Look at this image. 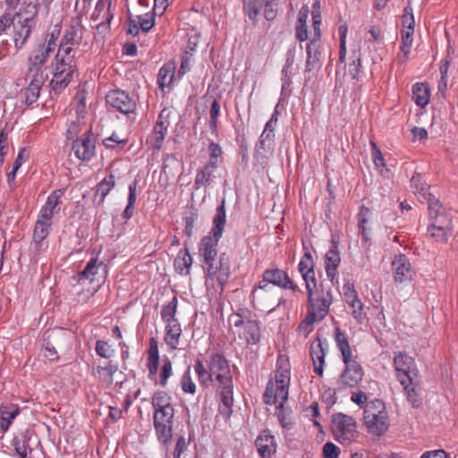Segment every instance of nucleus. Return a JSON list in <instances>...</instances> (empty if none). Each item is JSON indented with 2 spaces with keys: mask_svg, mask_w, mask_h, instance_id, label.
<instances>
[{
  "mask_svg": "<svg viewBox=\"0 0 458 458\" xmlns=\"http://www.w3.org/2000/svg\"><path fill=\"white\" fill-rule=\"evenodd\" d=\"M363 421L369 432L380 436L388 428V415L383 401L374 399L364 406Z\"/></svg>",
  "mask_w": 458,
  "mask_h": 458,
  "instance_id": "nucleus-5",
  "label": "nucleus"
},
{
  "mask_svg": "<svg viewBox=\"0 0 458 458\" xmlns=\"http://www.w3.org/2000/svg\"><path fill=\"white\" fill-rule=\"evenodd\" d=\"M412 98L420 106H425L429 101V89L425 83L417 82L412 86Z\"/></svg>",
  "mask_w": 458,
  "mask_h": 458,
  "instance_id": "nucleus-39",
  "label": "nucleus"
},
{
  "mask_svg": "<svg viewBox=\"0 0 458 458\" xmlns=\"http://www.w3.org/2000/svg\"><path fill=\"white\" fill-rule=\"evenodd\" d=\"M277 403L278 405L276 406V415L278 420L283 428H290L293 425V420L292 418V410H290L289 408H285L284 406V403L285 402L279 400Z\"/></svg>",
  "mask_w": 458,
  "mask_h": 458,
  "instance_id": "nucleus-43",
  "label": "nucleus"
},
{
  "mask_svg": "<svg viewBox=\"0 0 458 458\" xmlns=\"http://www.w3.org/2000/svg\"><path fill=\"white\" fill-rule=\"evenodd\" d=\"M135 19L137 20L140 28L144 32H148L155 25V13H147L144 14H139V15H136Z\"/></svg>",
  "mask_w": 458,
  "mask_h": 458,
  "instance_id": "nucleus-48",
  "label": "nucleus"
},
{
  "mask_svg": "<svg viewBox=\"0 0 458 458\" xmlns=\"http://www.w3.org/2000/svg\"><path fill=\"white\" fill-rule=\"evenodd\" d=\"M174 416V408L154 411V428L158 441L163 445L169 443L172 438Z\"/></svg>",
  "mask_w": 458,
  "mask_h": 458,
  "instance_id": "nucleus-13",
  "label": "nucleus"
},
{
  "mask_svg": "<svg viewBox=\"0 0 458 458\" xmlns=\"http://www.w3.org/2000/svg\"><path fill=\"white\" fill-rule=\"evenodd\" d=\"M276 451V444L275 437L270 435L269 431L264 430L259 434V456L261 458H271Z\"/></svg>",
  "mask_w": 458,
  "mask_h": 458,
  "instance_id": "nucleus-30",
  "label": "nucleus"
},
{
  "mask_svg": "<svg viewBox=\"0 0 458 458\" xmlns=\"http://www.w3.org/2000/svg\"><path fill=\"white\" fill-rule=\"evenodd\" d=\"M295 38L300 42H303L309 38L308 28L306 24L295 25Z\"/></svg>",
  "mask_w": 458,
  "mask_h": 458,
  "instance_id": "nucleus-62",
  "label": "nucleus"
},
{
  "mask_svg": "<svg viewBox=\"0 0 458 458\" xmlns=\"http://www.w3.org/2000/svg\"><path fill=\"white\" fill-rule=\"evenodd\" d=\"M305 72H311L321 67V45L320 43L309 42L306 46Z\"/></svg>",
  "mask_w": 458,
  "mask_h": 458,
  "instance_id": "nucleus-23",
  "label": "nucleus"
},
{
  "mask_svg": "<svg viewBox=\"0 0 458 458\" xmlns=\"http://www.w3.org/2000/svg\"><path fill=\"white\" fill-rule=\"evenodd\" d=\"M177 298L175 296L165 305L163 306L161 310V318L165 324H170L173 322H178L175 318L176 309H177Z\"/></svg>",
  "mask_w": 458,
  "mask_h": 458,
  "instance_id": "nucleus-42",
  "label": "nucleus"
},
{
  "mask_svg": "<svg viewBox=\"0 0 458 458\" xmlns=\"http://www.w3.org/2000/svg\"><path fill=\"white\" fill-rule=\"evenodd\" d=\"M345 369L337 379V386L339 390L348 387H355L363 377V369L360 364L355 360L344 362Z\"/></svg>",
  "mask_w": 458,
  "mask_h": 458,
  "instance_id": "nucleus-16",
  "label": "nucleus"
},
{
  "mask_svg": "<svg viewBox=\"0 0 458 458\" xmlns=\"http://www.w3.org/2000/svg\"><path fill=\"white\" fill-rule=\"evenodd\" d=\"M208 150L210 160L216 161V166H218V164L222 161V148L220 147L219 144L211 141L208 144Z\"/></svg>",
  "mask_w": 458,
  "mask_h": 458,
  "instance_id": "nucleus-55",
  "label": "nucleus"
},
{
  "mask_svg": "<svg viewBox=\"0 0 458 458\" xmlns=\"http://www.w3.org/2000/svg\"><path fill=\"white\" fill-rule=\"evenodd\" d=\"M152 405L155 411H163L168 408H174L171 403V396L164 392L157 391L152 396Z\"/></svg>",
  "mask_w": 458,
  "mask_h": 458,
  "instance_id": "nucleus-41",
  "label": "nucleus"
},
{
  "mask_svg": "<svg viewBox=\"0 0 458 458\" xmlns=\"http://www.w3.org/2000/svg\"><path fill=\"white\" fill-rule=\"evenodd\" d=\"M181 384H182V389L184 393L191 394H195L196 385L192 381V378L190 375V369H188V370L183 374V376L182 377Z\"/></svg>",
  "mask_w": 458,
  "mask_h": 458,
  "instance_id": "nucleus-52",
  "label": "nucleus"
},
{
  "mask_svg": "<svg viewBox=\"0 0 458 458\" xmlns=\"http://www.w3.org/2000/svg\"><path fill=\"white\" fill-rule=\"evenodd\" d=\"M277 15V3L276 0L267 1L264 6V17L267 21H274Z\"/></svg>",
  "mask_w": 458,
  "mask_h": 458,
  "instance_id": "nucleus-58",
  "label": "nucleus"
},
{
  "mask_svg": "<svg viewBox=\"0 0 458 458\" xmlns=\"http://www.w3.org/2000/svg\"><path fill=\"white\" fill-rule=\"evenodd\" d=\"M209 114H210L209 127L213 132H216V129H217L218 116L220 114V105L217 100H216V99L213 100L211 106H210Z\"/></svg>",
  "mask_w": 458,
  "mask_h": 458,
  "instance_id": "nucleus-51",
  "label": "nucleus"
},
{
  "mask_svg": "<svg viewBox=\"0 0 458 458\" xmlns=\"http://www.w3.org/2000/svg\"><path fill=\"white\" fill-rule=\"evenodd\" d=\"M192 264V259L187 249L180 250L174 259V267L181 275H187Z\"/></svg>",
  "mask_w": 458,
  "mask_h": 458,
  "instance_id": "nucleus-37",
  "label": "nucleus"
},
{
  "mask_svg": "<svg viewBox=\"0 0 458 458\" xmlns=\"http://www.w3.org/2000/svg\"><path fill=\"white\" fill-rule=\"evenodd\" d=\"M165 110H163L159 114L152 132L151 145L156 149L161 148L169 126V121L165 118Z\"/></svg>",
  "mask_w": 458,
  "mask_h": 458,
  "instance_id": "nucleus-27",
  "label": "nucleus"
},
{
  "mask_svg": "<svg viewBox=\"0 0 458 458\" xmlns=\"http://www.w3.org/2000/svg\"><path fill=\"white\" fill-rule=\"evenodd\" d=\"M30 432L29 430L18 433L13 440V445L16 453L21 457H27L30 451Z\"/></svg>",
  "mask_w": 458,
  "mask_h": 458,
  "instance_id": "nucleus-35",
  "label": "nucleus"
},
{
  "mask_svg": "<svg viewBox=\"0 0 458 458\" xmlns=\"http://www.w3.org/2000/svg\"><path fill=\"white\" fill-rule=\"evenodd\" d=\"M420 458H449L447 453L443 449L425 452Z\"/></svg>",
  "mask_w": 458,
  "mask_h": 458,
  "instance_id": "nucleus-64",
  "label": "nucleus"
},
{
  "mask_svg": "<svg viewBox=\"0 0 458 458\" xmlns=\"http://www.w3.org/2000/svg\"><path fill=\"white\" fill-rule=\"evenodd\" d=\"M356 422L352 417L341 412L332 416L331 429L335 438L341 444H350L356 437Z\"/></svg>",
  "mask_w": 458,
  "mask_h": 458,
  "instance_id": "nucleus-11",
  "label": "nucleus"
},
{
  "mask_svg": "<svg viewBox=\"0 0 458 458\" xmlns=\"http://www.w3.org/2000/svg\"><path fill=\"white\" fill-rule=\"evenodd\" d=\"M106 100L109 106L123 114L133 113L136 108L135 100L123 90L116 89L110 91L106 95Z\"/></svg>",
  "mask_w": 458,
  "mask_h": 458,
  "instance_id": "nucleus-18",
  "label": "nucleus"
},
{
  "mask_svg": "<svg viewBox=\"0 0 458 458\" xmlns=\"http://www.w3.org/2000/svg\"><path fill=\"white\" fill-rule=\"evenodd\" d=\"M340 261L341 259L339 251L337 250V246L333 245L325 257L326 273L331 283H334Z\"/></svg>",
  "mask_w": 458,
  "mask_h": 458,
  "instance_id": "nucleus-29",
  "label": "nucleus"
},
{
  "mask_svg": "<svg viewBox=\"0 0 458 458\" xmlns=\"http://www.w3.org/2000/svg\"><path fill=\"white\" fill-rule=\"evenodd\" d=\"M400 384L403 386L407 401L413 408H419L422 404L421 388L411 379H401Z\"/></svg>",
  "mask_w": 458,
  "mask_h": 458,
  "instance_id": "nucleus-26",
  "label": "nucleus"
},
{
  "mask_svg": "<svg viewBox=\"0 0 458 458\" xmlns=\"http://www.w3.org/2000/svg\"><path fill=\"white\" fill-rule=\"evenodd\" d=\"M335 340L337 345V348L341 352L343 361L348 362L349 360H353L352 359V351L350 346L348 338L346 335L341 331L339 327H336L335 329Z\"/></svg>",
  "mask_w": 458,
  "mask_h": 458,
  "instance_id": "nucleus-32",
  "label": "nucleus"
},
{
  "mask_svg": "<svg viewBox=\"0 0 458 458\" xmlns=\"http://www.w3.org/2000/svg\"><path fill=\"white\" fill-rule=\"evenodd\" d=\"M394 280L403 284L412 280L415 271L413 270L409 259L404 254L395 255L392 261Z\"/></svg>",
  "mask_w": 458,
  "mask_h": 458,
  "instance_id": "nucleus-20",
  "label": "nucleus"
},
{
  "mask_svg": "<svg viewBox=\"0 0 458 458\" xmlns=\"http://www.w3.org/2000/svg\"><path fill=\"white\" fill-rule=\"evenodd\" d=\"M310 353L313 361L314 372L318 376H322L326 351L319 336H317L316 339L311 343Z\"/></svg>",
  "mask_w": 458,
  "mask_h": 458,
  "instance_id": "nucleus-25",
  "label": "nucleus"
},
{
  "mask_svg": "<svg viewBox=\"0 0 458 458\" xmlns=\"http://www.w3.org/2000/svg\"><path fill=\"white\" fill-rule=\"evenodd\" d=\"M83 37V27L79 24H72L66 30L59 46L58 52L55 56L70 57L74 59V49L72 47L80 45Z\"/></svg>",
  "mask_w": 458,
  "mask_h": 458,
  "instance_id": "nucleus-14",
  "label": "nucleus"
},
{
  "mask_svg": "<svg viewBox=\"0 0 458 458\" xmlns=\"http://www.w3.org/2000/svg\"><path fill=\"white\" fill-rule=\"evenodd\" d=\"M289 370H278L276 375V381H269L267 385L263 400L266 404H276L279 400H288Z\"/></svg>",
  "mask_w": 458,
  "mask_h": 458,
  "instance_id": "nucleus-10",
  "label": "nucleus"
},
{
  "mask_svg": "<svg viewBox=\"0 0 458 458\" xmlns=\"http://www.w3.org/2000/svg\"><path fill=\"white\" fill-rule=\"evenodd\" d=\"M394 365L399 382L401 379H411L417 375L415 360L407 353L399 352L394 357Z\"/></svg>",
  "mask_w": 458,
  "mask_h": 458,
  "instance_id": "nucleus-21",
  "label": "nucleus"
},
{
  "mask_svg": "<svg viewBox=\"0 0 458 458\" xmlns=\"http://www.w3.org/2000/svg\"><path fill=\"white\" fill-rule=\"evenodd\" d=\"M307 293V314L302 323L312 325L327 315L333 297L331 290H325L322 285L320 289Z\"/></svg>",
  "mask_w": 458,
  "mask_h": 458,
  "instance_id": "nucleus-4",
  "label": "nucleus"
},
{
  "mask_svg": "<svg viewBox=\"0 0 458 458\" xmlns=\"http://www.w3.org/2000/svg\"><path fill=\"white\" fill-rule=\"evenodd\" d=\"M370 215V209L365 206H361L358 214V225H368Z\"/></svg>",
  "mask_w": 458,
  "mask_h": 458,
  "instance_id": "nucleus-61",
  "label": "nucleus"
},
{
  "mask_svg": "<svg viewBox=\"0 0 458 458\" xmlns=\"http://www.w3.org/2000/svg\"><path fill=\"white\" fill-rule=\"evenodd\" d=\"M234 326H242L243 330L240 334V337L244 339L248 345H256L258 342V323L255 320H249L244 322L242 319L238 318L234 321Z\"/></svg>",
  "mask_w": 458,
  "mask_h": 458,
  "instance_id": "nucleus-28",
  "label": "nucleus"
},
{
  "mask_svg": "<svg viewBox=\"0 0 458 458\" xmlns=\"http://www.w3.org/2000/svg\"><path fill=\"white\" fill-rule=\"evenodd\" d=\"M244 11L250 20L256 23L258 18V0H245Z\"/></svg>",
  "mask_w": 458,
  "mask_h": 458,
  "instance_id": "nucleus-54",
  "label": "nucleus"
},
{
  "mask_svg": "<svg viewBox=\"0 0 458 458\" xmlns=\"http://www.w3.org/2000/svg\"><path fill=\"white\" fill-rule=\"evenodd\" d=\"M312 269H314L312 255L310 252H305L299 262L298 270L301 274L306 271L309 272Z\"/></svg>",
  "mask_w": 458,
  "mask_h": 458,
  "instance_id": "nucleus-53",
  "label": "nucleus"
},
{
  "mask_svg": "<svg viewBox=\"0 0 458 458\" xmlns=\"http://www.w3.org/2000/svg\"><path fill=\"white\" fill-rule=\"evenodd\" d=\"M413 33L414 32L410 30L401 31L402 43L400 49L403 54V57L399 59V63H405L406 60L408 59V55L411 53V48L413 42Z\"/></svg>",
  "mask_w": 458,
  "mask_h": 458,
  "instance_id": "nucleus-44",
  "label": "nucleus"
},
{
  "mask_svg": "<svg viewBox=\"0 0 458 458\" xmlns=\"http://www.w3.org/2000/svg\"><path fill=\"white\" fill-rule=\"evenodd\" d=\"M106 276V265L98 258H91L85 268L72 278V290L78 302L84 303L91 298L105 283Z\"/></svg>",
  "mask_w": 458,
  "mask_h": 458,
  "instance_id": "nucleus-3",
  "label": "nucleus"
},
{
  "mask_svg": "<svg viewBox=\"0 0 458 458\" xmlns=\"http://www.w3.org/2000/svg\"><path fill=\"white\" fill-rule=\"evenodd\" d=\"M137 199V182L134 181L129 185L128 204L123 213L125 220L130 219L133 215L134 205Z\"/></svg>",
  "mask_w": 458,
  "mask_h": 458,
  "instance_id": "nucleus-45",
  "label": "nucleus"
},
{
  "mask_svg": "<svg viewBox=\"0 0 458 458\" xmlns=\"http://www.w3.org/2000/svg\"><path fill=\"white\" fill-rule=\"evenodd\" d=\"M207 369L203 362L198 360L195 362L194 369L198 375L199 384L208 386L212 383L220 391L221 406L220 412L229 417L232 413L233 404V386L228 360L220 353L212 354L208 360Z\"/></svg>",
  "mask_w": 458,
  "mask_h": 458,
  "instance_id": "nucleus-2",
  "label": "nucleus"
},
{
  "mask_svg": "<svg viewBox=\"0 0 458 458\" xmlns=\"http://www.w3.org/2000/svg\"><path fill=\"white\" fill-rule=\"evenodd\" d=\"M182 336V328L179 322H171L165 325V342L173 350L178 348Z\"/></svg>",
  "mask_w": 458,
  "mask_h": 458,
  "instance_id": "nucleus-31",
  "label": "nucleus"
},
{
  "mask_svg": "<svg viewBox=\"0 0 458 458\" xmlns=\"http://www.w3.org/2000/svg\"><path fill=\"white\" fill-rule=\"evenodd\" d=\"M75 157L81 161L90 160L96 154V140L90 131L72 142Z\"/></svg>",
  "mask_w": 458,
  "mask_h": 458,
  "instance_id": "nucleus-17",
  "label": "nucleus"
},
{
  "mask_svg": "<svg viewBox=\"0 0 458 458\" xmlns=\"http://www.w3.org/2000/svg\"><path fill=\"white\" fill-rule=\"evenodd\" d=\"M370 146H371V156H372L373 162H374L375 165L377 168L384 167L385 162H384V157H383V155H382L380 149L377 148V144L374 141H370Z\"/></svg>",
  "mask_w": 458,
  "mask_h": 458,
  "instance_id": "nucleus-59",
  "label": "nucleus"
},
{
  "mask_svg": "<svg viewBox=\"0 0 458 458\" xmlns=\"http://www.w3.org/2000/svg\"><path fill=\"white\" fill-rule=\"evenodd\" d=\"M51 226L52 223L38 217L33 231L34 242L36 243L42 242L49 234Z\"/></svg>",
  "mask_w": 458,
  "mask_h": 458,
  "instance_id": "nucleus-40",
  "label": "nucleus"
},
{
  "mask_svg": "<svg viewBox=\"0 0 458 458\" xmlns=\"http://www.w3.org/2000/svg\"><path fill=\"white\" fill-rule=\"evenodd\" d=\"M112 0H98L95 9L103 13L102 20L111 21L114 18V13L111 11Z\"/></svg>",
  "mask_w": 458,
  "mask_h": 458,
  "instance_id": "nucleus-49",
  "label": "nucleus"
},
{
  "mask_svg": "<svg viewBox=\"0 0 458 458\" xmlns=\"http://www.w3.org/2000/svg\"><path fill=\"white\" fill-rule=\"evenodd\" d=\"M418 199L420 202H426L431 219V225L436 228L451 233L453 225L451 217L445 214V209L439 199L430 192L428 186H422L418 191Z\"/></svg>",
  "mask_w": 458,
  "mask_h": 458,
  "instance_id": "nucleus-6",
  "label": "nucleus"
},
{
  "mask_svg": "<svg viewBox=\"0 0 458 458\" xmlns=\"http://www.w3.org/2000/svg\"><path fill=\"white\" fill-rule=\"evenodd\" d=\"M58 35L59 30H57L56 32L53 31L47 36L45 42L40 44L38 48L32 52L29 58L30 73L38 74V72H44L42 67L50 55L55 51Z\"/></svg>",
  "mask_w": 458,
  "mask_h": 458,
  "instance_id": "nucleus-12",
  "label": "nucleus"
},
{
  "mask_svg": "<svg viewBox=\"0 0 458 458\" xmlns=\"http://www.w3.org/2000/svg\"><path fill=\"white\" fill-rule=\"evenodd\" d=\"M174 63H166L160 68L157 75V82L162 89H164L165 88H169L172 85V82L174 78Z\"/></svg>",
  "mask_w": 458,
  "mask_h": 458,
  "instance_id": "nucleus-36",
  "label": "nucleus"
},
{
  "mask_svg": "<svg viewBox=\"0 0 458 458\" xmlns=\"http://www.w3.org/2000/svg\"><path fill=\"white\" fill-rule=\"evenodd\" d=\"M262 283L259 282V290L265 289L267 284H272L282 289H289L293 292H300L299 286L288 276V274L280 268L267 269L263 273Z\"/></svg>",
  "mask_w": 458,
  "mask_h": 458,
  "instance_id": "nucleus-15",
  "label": "nucleus"
},
{
  "mask_svg": "<svg viewBox=\"0 0 458 458\" xmlns=\"http://www.w3.org/2000/svg\"><path fill=\"white\" fill-rule=\"evenodd\" d=\"M64 195V191L62 189L52 191L48 195L46 203L41 207L38 217L52 223L55 216L61 211Z\"/></svg>",
  "mask_w": 458,
  "mask_h": 458,
  "instance_id": "nucleus-19",
  "label": "nucleus"
},
{
  "mask_svg": "<svg viewBox=\"0 0 458 458\" xmlns=\"http://www.w3.org/2000/svg\"><path fill=\"white\" fill-rule=\"evenodd\" d=\"M76 67L73 60L70 57L55 56V63L53 66V78L50 85L55 92H61L72 81Z\"/></svg>",
  "mask_w": 458,
  "mask_h": 458,
  "instance_id": "nucleus-9",
  "label": "nucleus"
},
{
  "mask_svg": "<svg viewBox=\"0 0 458 458\" xmlns=\"http://www.w3.org/2000/svg\"><path fill=\"white\" fill-rule=\"evenodd\" d=\"M324 458H337L339 448L333 443L327 442L323 446Z\"/></svg>",
  "mask_w": 458,
  "mask_h": 458,
  "instance_id": "nucleus-60",
  "label": "nucleus"
},
{
  "mask_svg": "<svg viewBox=\"0 0 458 458\" xmlns=\"http://www.w3.org/2000/svg\"><path fill=\"white\" fill-rule=\"evenodd\" d=\"M19 413V409L14 404H3L0 406V428L7 431L13 420Z\"/></svg>",
  "mask_w": 458,
  "mask_h": 458,
  "instance_id": "nucleus-33",
  "label": "nucleus"
},
{
  "mask_svg": "<svg viewBox=\"0 0 458 458\" xmlns=\"http://www.w3.org/2000/svg\"><path fill=\"white\" fill-rule=\"evenodd\" d=\"M114 176L110 174L106 176L98 185L96 190V199L99 197L98 204H102L106 197L109 194L112 189L114 187Z\"/></svg>",
  "mask_w": 458,
  "mask_h": 458,
  "instance_id": "nucleus-38",
  "label": "nucleus"
},
{
  "mask_svg": "<svg viewBox=\"0 0 458 458\" xmlns=\"http://www.w3.org/2000/svg\"><path fill=\"white\" fill-rule=\"evenodd\" d=\"M226 221L225 200L216 208V213L213 218L212 233L213 236H205L202 238L199 252L203 263V268L206 271V284L214 286L216 281L221 291L226 284L229 274V261L225 254L217 258L216 247L222 237Z\"/></svg>",
  "mask_w": 458,
  "mask_h": 458,
  "instance_id": "nucleus-1",
  "label": "nucleus"
},
{
  "mask_svg": "<svg viewBox=\"0 0 458 458\" xmlns=\"http://www.w3.org/2000/svg\"><path fill=\"white\" fill-rule=\"evenodd\" d=\"M119 366L116 362L108 361L104 365H98L93 369V375L105 386L113 385L114 376L118 372Z\"/></svg>",
  "mask_w": 458,
  "mask_h": 458,
  "instance_id": "nucleus-22",
  "label": "nucleus"
},
{
  "mask_svg": "<svg viewBox=\"0 0 458 458\" xmlns=\"http://www.w3.org/2000/svg\"><path fill=\"white\" fill-rule=\"evenodd\" d=\"M15 18H13L10 14H4L0 17V35L12 24L14 27L13 41L17 49L21 48L27 41L34 21L31 18H23L21 15H17L16 21Z\"/></svg>",
  "mask_w": 458,
  "mask_h": 458,
  "instance_id": "nucleus-7",
  "label": "nucleus"
},
{
  "mask_svg": "<svg viewBox=\"0 0 458 458\" xmlns=\"http://www.w3.org/2000/svg\"><path fill=\"white\" fill-rule=\"evenodd\" d=\"M428 233L431 238L437 242H445L447 240L448 231L442 230V228H436L433 225L428 226Z\"/></svg>",
  "mask_w": 458,
  "mask_h": 458,
  "instance_id": "nucleus-57",
  "label": "nucleus"
},
{
  "mask_svg": "<svg viewBox=\"0 0 458 458\" xmlns=\"http://www.w3.org/2000/svg\"><path fill=\"white\" fill-rule=\"evenodd\" d=\"M30 81L29 86L26 88L24 94L25 102L28 105H32L39 97L40 89L45 82L46 75L44 72H38V74L30 73Z\"/></svg>",
  "mask_w": 458,
  "mask_h": 458,
  "instance_id": "nucleus-24",
  "label": "nucleus"
},
{
  "mask_svg": "<svg viewBox=\"0 0 458 458\" xmlns=\"http://www.w3.org/2000/svg\"><path fill=\"white\" fill-rule=\"evenodd\" d=\"M346 303L352 310V315L353 318L357 322L361 323L366 318V313L364 311V306L359 297L353 299V301H350Z\"/></svg>",
  "mask_w": 458,
  "mask_h": 458,
  "instance_id": "nucleus-46",
  "label": "nucleus"
},
{
  "mask_svg": "<svg viewBox=\"0 0 458 458\" xmlns=\"http://www.w3.org/2000/svg\"><path fill=\"white\" fill-rule=\"evenodd\" d=\"M301 276L305 281L307 293H310V291L312 292L318 290L314 269L309 272L306 271L304 273H301Z\"/></svg>",
  "mask_w": 458,
  "mask_h": 458,
  "instance_id": "nucleus-56",
  "label": "nucleus"
},
{
  "mask_svg": "<svg viewBox=\"0 0 458 458\" xmlns=\"http://www.w3.org/2000/svg\"><path fill=\"white\" fill-rule=\"evenodd\" d=\"M158 363H159V353L157 343L152 339L150 347L148 352V362L147 367L149 372V377L151 380L155 381L156 384H159L161 386L165 387L167 384L168 378L173 374L172 362L166 358L163 360V363L161 366L160 373H159V380H157V374L158 370Z\"/></svg>",
  "mask_w": 458,
  "mask_h": 458,
  "instance_id": "nucleus-8",
  "label": "nucleus"
},
{
  "mask_svg": "<svg viewBox=\"0 0 458 458\" xmlns=\"http://www.w3.org/2000/svg\"><path fill=\"white\" fill-rule=\"evenodd\" d=\"M95 351L98 356L105 359H110L115 353L114 349H113L107 342L103 340H98L96 342Z\"/></svg>",
  "mask_w": 458,
  "mask_h": 458,
  "instance_id": "nucleus-50",
  "label": "nucleus"
},
{
  "mask_svg": "<svg viewBox=\"0 0 458 458\" xmlns=\"http://www.w3.org/2000/svg\"><path fill=\"white\" fill-rule=\"evenodd\" d=\"M278 120V111L276 109L270 119L267 122L265 129L259 138H263L261 144H264L265 140H271L274 137V131Z\"/></svg>",
  "mask_w": 458,
  "mask_h": 458,
  "instance_id": "nucleus-47",
  "label": "nucleus"
},
{
  "mask_svg": "<svg viewBox=\"0 0 458 458\" xmlns=\"http://www.w3.org/2000/svg\"><path fill=\"white\" fill-rule=\"evenodd\" d=\"M351 400L354 403H356L357 405H359L360 408H363V409H364V406L368 403H367L368 397H367L366 394L362 391H358V392L352 393V394L351 396Z\"/></svg>",
  "mask_w": 458,
  "mask_h": 458,
  "instance_id": "nucleus-63",
  "label": "nucleus"
},
{
  "mask_svg": "<svg viewBox=\"0 0 458 458\" xmlns=\"http://www.w3.org/2000/svg\"><path fill=\"white\" fill-rule=\"evenodd\" d=\"M216 168V161L209 160L201 170L198 171L195 177L197 188H200L211 182L215 177L214 173Z\"/></svg>",
  "mask_w": 458,
  "mask_h": 458,
  "instance_id": "nucleus-34",
  "label": "nucleus"
}]
</instances>
